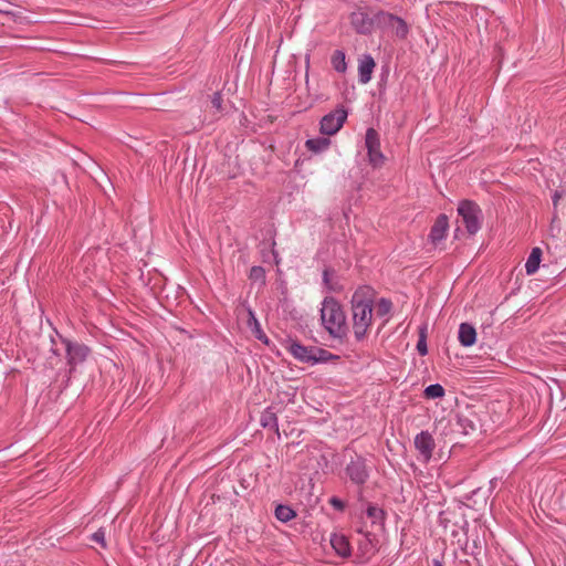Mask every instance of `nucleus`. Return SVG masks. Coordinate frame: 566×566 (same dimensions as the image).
<instances>
[{
	"mask_svg": "<svg viewBox=\"0 0 566 566\" xmlns=\"http://www.w3.org/2000/svg\"><path fill=\"white\" fill-rule=\"evenodd\" d=\"M542 256V250L539 248H534L531 251V254L528 255L526 263H525V270L527 274H534L541 262Z\"/></svg>",
	"mask_w": 566,
	"mask_h": 566,
	"instance_id": "obj_17",
	"label": "nucleus"
},
{
	"mask_svg": "<svg viewBox=\"0 0 566 566\" xmlns=\"http://www.w3.org/2000/svg\"><path fill=\"white\" fill-rule=\"evenodd\" d=\"M375 61L370 55H365L358 64L359 82L366 84L370 81L375 69Z\"/></svg>",
	"mask_w": 566,
	"mask_h": 566,
	"instance_id": "obj_14",
	"label": "nucleus"
},
{
	"mask_svg": "<svg viewBox=\"0 0 566 566\" xmlns=\"http://www.w3.org/2000/svg\"><path fill=\"white\" fill-rule=\"evenodd\" d=\"M391 307H392V304L389 300L380 298L376 305V314L378 316H386L387 314L390 313Z\"/></svg>",
	"mask_w": 566,
	"mask_h": 566,
	"instance_id": "obj_24",
	"label": "nucleus"
},
{
	"mask_svg": "<svg viewBox=\"0 0 566 566\" xmlns=\"http://www.w3.org/2000/svg\"><path fill=\"white\" fill-rule=\"evenodd\" d=\"M92 539L101 544L103 547H105V531L103 528H99L92 535Z\"/></svg>",
	"mask_w": 566,
	"mask_h": 566,
	"instance_id": "obj_28",
	"label": "nucleus"
},
{
	"mask_svg": "<svg viewBox=\"0 0 566 566\" xmlns=\"http://www.w3.org/2000/svg\"><path fill=\"white\" fill-rule=\"evenodd\" d=\"M329 504L336 509L337 511H343L345 509V503L340 499L333 496L329 499Z\"/></svg>",
	"mask_w": 566,
	"mask_h": 566,
	"instance_id": "obj_30",
	"label": "nucleus"
},
{
	"mask_svg": "<svg viewBox=\"0 0 566 566\" xmlns=\"http://www.w3.org/2000/svg\"><path fill=\"white\" fill-rule=\"evenodd\" d=\"M274 514L279 521L284 523L293 520L296 516L295 511L291 506L283 504H280L275 507Z\"/></svg>",
	"mask_w": 566,
	"mask_h": 566,
	"instance_id": "obj_19",
	"label": "nucleus"
},
{
	"mask_svg": "<svg viewBox=\"0 0 566 566\" xmlns=\"http://www.w3.org/2000/svg\"><path fill=\"white\" fill-rule=\"evenodd\" d=\"M334 357L335 356L327 352L326 349L313 346L312 365H315L317 363H326Z\"/></svg>",
	"mask_w": 566,
	"mask_h": 566,
	"instance_id": "obj_22",
	"label": "nucleus"
},
{
	"mask_svg": "<svg viewBox=\"0 0 566 566\" xmlns=\"http://www.w3.org/2000/svg\"><path fill=\"white\" fill-rule=\"evenodd\" d=\"M458 423L464 434L475 430V423L467 417H459Z\"/></svg>",
	"mask_w": 566,
	"mask_h": 566,
	"instance_id": "obj_26",
	"label": "nucleus"
},
{
	"mask_svg": "<svg viewBox=\"0 0 566 566\" xmlns=\"http://www.w3.org/2000/svg\"><path fill=\"white\" fill-rule=\"evenodd\" d=\"M0 12L6 14H11L12 12L8 8V3L6 1H0Z\"/></svg>",
	"mask_w": 566,
	"mask_h": 566,
	"instance_id": "obj_33",
	"label": "nucleus"
},
{
	"mask_svg": "<svg viewBox=\"0 0 566 566\" xmlns=\"http://www.w3.org/2000/svg\"><path fill=\"white\" fill-rule=\"evenodd\" d=\"M249 315H250V321H249L250 325H251L252 323L254 324V326H255V328H256V337H258L259 339H262V338H263V333H262V331L260 329V326H259V323H258L256 318L254 317V315H253V313H252L251 311L249 312Z\"/></svg>",
	"mask_w": 566,
	"mask_h": 566,
	"instance_id": "obj_32",
	"label": "nucleus"
},
{
	"mask_svg": "<svg viewBox=\"0 0 566 566\" xmlns=\"http://www.w3.org/2000/svg\"><path fill=\"white\" fill-rule=\"evenodd\" d=\"M345 472L350 481L357 485H363L369 478V468L366 460L360 455L352 458L346 465Z\"/></svg>",
	"mask_w": 566,
	"mask_h": 566,
	"instance_id": "obj_6",
	"label": "nucleus"
},
{
	"mask_svg": "<svg viewBox=\"0 0 566 566\" xmlns=\"http://www.w3.org/2000/svg\"><path fill=\"white\" fill-rule=\"evenodd\" d=\"M366 148L368 150L369 163L374 166H380L384 161V155L380 151V140L378 133L374 128H368L365 137Z\"/></svg>",
	"mask_w": 566,
	"mask_h": 566,
	"instance_id": "obj_7",
	"label": "nucleus"
},
{
	"mask_svg": "<svg viewBox=\"0 0 566 566\" xmlns=\"http://www.w3.org/2000/svg\"><path fill=\"white\" fill-rule=\"evenodd\" d=\"M329 144H331V140L326 137L307 139L305 143L306 148L314 153H319V151L326 150L328 148Z\"/></svg>",
	"mask_w": 566,
	"mask_h": 566,
	"instance_id": "obj_18",
	"label": "nucleus"
},
{
	"mask_svg": "<svg viewBox=\"0 0 566 566\" xmlns=\"http://www.w3.org/2000/svg\"><path fill=\"white\" fill-rule=\"evenodd\" d=\"M367 515L371 518H379L382 515V511L376 506H368Z\"/></svg>",
	"mask_w": 566,
	"mask_h": 566,
	"instance_id": "obj_31",
	"label": "nucleus"
},
{
	"mask_svg": "<svg viewBox=\"0 0 566 566\" xmlns=\"http://www.w3.org/2000/svg\"><path fill=\"white\" fill-rule=\"evenodd\" d=\"M461 224L470 235H474L482 227L483 214L480 206L471 200H462L458 206Z\"/></svg>",
	"mask_w": 566,
	"mask_h": 566,
	"instance_id": "obj_3",
	"label": "nucleus"
},
{
	"mask_svg": "<svg viewBox=\"0 0 566 566\" xmlns=\"http://www.w3.org/2000/svg\"><path fill=\"white\" fill-rule=\"evenodd\" d=\"M444 396V388L440 384H433L424 389V397L427 399H436Z\"/></svg>",
	"mask_w": 566,
	"mask_h": 566,
	"instance_id": "obj_23",
	"label": "nucleus"
},
{
	"mask_svg": "<svg viewBox=\"0 0 566 566\" xmlns=\"http://www.w3.org/2000/svg\"><path fill=\"white\" fill-rule=\"evenodd\" d=\"M417 350L421 356L427 355L428 348H427V342H426V335L423 329L420 332V336L417 343Z\"/></svg>",
	"mask_w": 566,
	"mask_h": 566,
	"instance_id": "obj_27",
	"label": "nucleus"
},
{
	"mask_svg": "<svg viewBox=\"0 0 566 566\" xmlns=\"http://www.w3.org/2000/svg\"><path fill=\"white\" fill-rule=\"evenodd\" d=\"M433 566H443V565L440 560L433 559Z\"/></svg>",
	"mask_w": 566,
	"mask_h": 566,
	"instance_id": "obj_35",
	"label": "nucleus"
},
{
	"mask_svg": "<svg viewBox=\"0 0 566 566\" xmlns=\"http://www.w3.org/2000/svg\"><path fill=\"white\" fill-rule=\"evenodd\" d=\"M350 24L357 33L369 34L376 25L375 15L370 18L365 11H355L350 14Z\"/></svg>",
	"mask_w": 566,
	"mask_h": 566,
	"instance_id": "obj_8",
	"label": "nucleus"
},
{
	"mask_svg": "<svg viewBox=\"0 0 566 566\" xmlns=\"http://www.w3.org/2000/svg\"><path fill=\"white\" fill-rule=\"evenodd\" d=\"M332 65L335 69V71L339 73H344L346 71V61H345V53L343 51L336 50L332 55Z\"/></svg>",
	"mask_w": 566,
	"mask_h": 566,
	"instance_id": "obj_21",
	"label": "nucleus"
},
{
	"mask_svg": "<svg viewBox=\"0 0 566 566\" xmlns=\"http://www.w3.org/2000/svg\"><path fill=\"white\" fill-rule=\"evenodd\" d=\"M458 338L462 346H472L476 340L475 328L469 323L460 324Z\"/></svg>",
	"mask_w": 566,
	"mask_h": 566,
	"instance_id": "obj_15",
	"label": "nucleus"
},
{
	"mask_svg": "<svg viewBox=\"0 0 566 566\" xmlns=\"http://www.w3.org/2000/svg\"><path fill=\"white\" fill-rule=\"evenodd\" d=\"M66 347L67 363L75 366L86 359L90 349L87 346L71 340H64Z\"/></svg>",
	"mask_w": 566,
	"mask_h": 566,
	"instance_id": "obj_9",
	"label": "nucleus"
},
{
	"mask_svg": "<svg viewBox=\"0 0 566 566\" xmlns=\"http://www.w3.org/2000/svg\"><path fill=\"white\" fill-rule=\"evenodd\" d=\"M375 21L377 28L392 33L400 40H405L408 36L409 25L398 15L387 11H378L375 13Z\"/></svg>",
	"mask_w": 566,
	"mask_h": 566,
	"instance_id": "obj_4",
	"label": "nucleus"
},
{
	"mask_svg": "<svg viewBox=\"0 0 566 566\" xmlns=\"http://www.w3.org/2000/svg\"><path fill=\"white\" fill-rule=\"evenodd\" d=\"M249 279L255 282L264 283L265 271L262 266H252L249 273Z\"/></svg>",
	"mask_w": 566,
	"mask_h": 566,
	"instance_id": "obj_25",
	"label": "nucleus"
},
{
	"mask_svg": "<svg viewBox=\"0 0 566 566\" xmlns=\"http://www.w3.org/2000/svg\"><path fill=\"white\" fill-rule=\"evenodd\" d=\"M211 105L217 112L222 109V96L220 93H214L211 98Z\"/></svg>",
	"mask_w": 566,
	"mask_h": 566,
	"instance_id": "obj_29",
	"label": "nucleus"
},
{
	"mask_svg": "<svg viewBox=\"0 0 566 566\" xmlns=\"http://www.w3.org/2000/svg\"><path fill=\"white\" fill-rule=\"evenodd\" d=\"M374 291L360 286L352 297L353 329L357 340L365 338L373 321Z\"/></svg>",
	"mask_w": 566,
	"mask_h": 566,
	"instance_id": "obj_1",
	"label": "nucleus"
},
{
	"mask_svg": "<svg viewBox=\"0 0 566 566\" xmlns=\"http://www.w3.org/2000/svg\"><path fill=\"white\" fill-rule=\"evenodd\" d=\"M321 321L332 337L340 338L346 334V316L340 304L334 297H325L321 308Z\"/></svg>",
	"mask_w": 566,
	"mask_h": 566,
	"instance_id": "obj_2",
	"label": "nucleus"
},
{
	"mask_svg": "<svg viewBox=\"0 0 566 566\" xmlns=\"http://www.w3.org/2000/svg\"><path fill=\"white\" fill-rule=\"evenodd\" d=\"M416 449L419 451L423 461H429L432 457V451L434 449V440L432 436L427 431H421L415 438Z\"/></svg>",
	"mask_w": 566,
	"mask_h": 566,
	"instance_id": "obj_10",
	"label": "nucleus"
},
{
	"mask_svg": "<svg viewBox=\"0 0 566 566\" xmlns=\"http://www.w3.org/2000/svg\"><path fill=\"white\" fill-rule=\"evenodd\" d=\"M260 422L264 428L279 430L276 415L270 408L262 413Z\"/></svg>",
	"mask_w": 566,
	"mask_h": 566,
	"instance_id": "obj_20",
	"label": "nucleus"
},
{
	"mask_svg": "<svg viewBox=\"0 0 566 566\" xmlns=\"http://www.w3.org/2000/svg\"><path fill=\"white\" fill-rule=\"evenodd\" d=\"M560 197H562V196H560V193H559L558 191H556V192L554 193L553 202H554V205H555V206L557 205V202H558V200L560 199Z\"/></svg>",
	"mask_w": 566,
	"mask_h": 566,
	"instance_id": "obj_34",
	"label": "nucleus"
},
{
	"mask_svg": "<svg viewBox=\"0 0 566 566\" xmlns=\"http://www.w3.org/2000/svg\"><path fill=\"white\" fill-rule=\"evenodd\" d=\"M348 116L347 111L340 106L326 114L319 123V132L323 135H335L344 125Z\"/></svg>",
	"mask_w": 566,
	"mask_h": 566,
	"instance_id": "obj_5",
	"label": "nucleus"
},
{
	"mask_svg": "<svg viewBox=\"0 0 566 566\" xmlns=\"http://www.w3.org/2000/svg\"><path fill=\"white\" fill-rule=\"evenodd\" d=\"M448 228V217L446 214H440L430 230V240L433 243L441 241L446 237Z\"/></svg>",
	"mask_w": 566,
	"mask_h": 566,
	"instance_id": "obj_13",
	"label": "nucleus"
},
{
	"mask_svg": "<svg viewBox=\"0 0 566 566\" xmlns=\"http://www.w3.org/2000/svg\"><path fill=\"white\" fill-rule=\"evenodd\" d=\"M331 545L336 554L343 558L350 556L352 549L348 538L340 533H334L331 536Z\"/></svg>",
	"mask_w": 566,
	"mask_h": 566,
	"instance_id": "obj_12",
	"label": "nucleus"
},
{
	"mask_svg": "<svg viewBox=\"0 0 566 566\" xmlns=\"http://www.w3.org/2000/svg\"><path fill=\"white\" fill-rule=\"evenodd\" d=\"M335 279V271L333 269L326 268L323 271V283L326 286L328 291L332 292H340L343 290V286L339 284V282Z\"/></svg>",
	"mask_w": 566,
	"mask_h": 566,
	"instance_id": "obj_16",
	"label": "nucleus"
},
{
	"mask_svg": "<svg viewBox=\"0 0 566 566\" xmlns=\"http://www.w3.org/2000/svg\"><path fill=\"white\" fill-rule=\"evenodd\" d=\"M285 348L297 360L312 365L313 346H304L295 340H287Z\"/></svg>",
	"mask_w": 566,
	"mask_h": 566,
	"instance_id": "obj_11",
	"label": "nucleus"
}]
</instances>
